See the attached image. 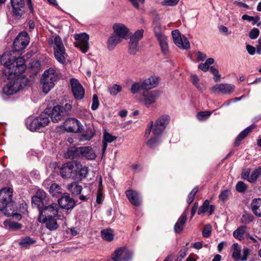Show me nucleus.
Instances as JSON below:
<instances>
[{
	"instance_id": "58836bf2",
	"label": "nucleus",
	"mask_w": 261,
	"mask_h": 261,
	"mask_svg": "<svg viewBox=\"0 0 261 261\" xmlns=\"http://www.w3.org/2000/svg\"><path fill=\"white\" fill-rule=\"evenodd\" d=\"M260 175H261V168H258L252 172L250 177L248 178V181L254 182Z\"/></svg>"
},
{
	"instance_id": "49530a36",
	"label": "nucleus",
	"mask_w": 261,
	"mask_h": 261,
	"mask_svg": "<svg viewBox=\"0 0 261 261\" xmlns=\"http://www.w3.org/2000/svg\"><path fill=\"white\" fill-rule=\"evenodd\" d=\"M198 190V188L197 187H194L191 192L188 195L187 202L189 204H191L194 200L195 196L197 193Z\"/></svg>"
},
{
	"instance_id": "6e6552de",
	"label": "nucleus",
	"mask_w": 261,
	"mask_h": 261,
	"mask_svg": "<svg viewBox=\"0 0 261 261\" xmlns=\"http://www.w3.org/2000/svg\"><path fill=\"white\" fill-rule=\"evenodd\" d=\"M133 252L125 247L119 248L112 255L114 261H129L132 259Z\"/></svg>"
},
{
	"instance_id": "c03bdc74",
	"label": "nucleus",
	"mask_w": 261,
	"mask_h": 261,
	"mask_svg": "<svg viewBox=\"0 0 261 261\" xmlns=\"http://www.w3.org/2000/svg\"><path fill=\"white\" fill-rule=\"evenodd\" d=\"M211 112L203 111L199 112L197 115V118L199 121H203L207 119L211 115Z\"/></svg>"
},
{
	"instance_id": "9d476101",
	"label": "nucleus",
	"mask_w": 261,
	"mask_h": 261,
	"mask_svg": "<svg viewBox=\"0 0 261 261\" xmlns=\"http://www.w3.org/2000/svg\"><path fill=\"white\" fill-rule=\"evenodd\" d=\"M235 86L230 84H218L213 86L210 89L212 93L230 94L234 90Z\"/></svg>"
},
{
	"instance_id": "4468645a",
	"label": "nucleus",
	"mask_w": 261,
	"mask_h": 261,
	"mask_svg": "<svg viewBox=\"0 0 261 261\" xmlns=\"http://www.w3.org/2000/svg\"><path fill=\"white\" fill-rule=\"evenodd\" d=\"M59 212V205L53 203L48 205H44L40 209L39 216L44 217L58 216Z\"/></svg>"
},
{
	"instance_id": "f704fd0d",
	"label": "nucleus",
	"mask_w": 261,
	"mask_h": 261,
	"mask_svg": "<svg viewBox=\"0 0 261 261\" xmlns=\"http://www.w3.org/2000/svg\"><path fill=\"white\" fill-rule=\"evenodd\" d=\"M62 192V188L57 184H52L49 189V192L53 196H58Z\"/></svg>"
},
{
	"instance_id": "5701e85b",
	"label": "nucleus",
	"mask_w": 261,
	"mask_h": 261,
	"mask_svg": "<svg viewBox=\"0 0 261 261\" xmlns=\"http://www.w3.org/2000/svg\"><path fill=\"white\" fill-rule=\"evenodd\" d=\"M126 195L130 202L135 206H139L141 204V198L139 194L136 191L128 190Z\"/></svg>"
},
{
	"instance_id": "a19ab883",
	"label": "nucleus",
	"mask_w": 261,
	"mask_h": 261,
	"mask_svg": "<svg viewBox=\"0 0 261 261\" xmlns=\"http://www.w3.org/2000/svg\"><path fill=\"white\" fill-rule=\"evenodd\" d=\"M138 44V42L132 41V40L130 39L128 49L129 54L135 55L137 53L139 49Z\"/></svg>"
},
{
	"instance_id": "2eb2a0df",
	"label": "nucleus",
	"mask_w": 261,
	"mask_h": 261,
	"mask_svg": "<svg viewBox=\"0 0 261 261\" xmlns=\"http://www.w3.org/2000/svg\"><path fill=\"white\" fill-rule=\"evenodd\" d=\"M57 216L44 217L43 216H39L38 221L41 223L44 224L45 227L50 231L56 230L59 225L58 224Z\"/></svg>"
},
{
	"instance_id": "6e6d98bb",
	"label": "nucleus",
	"mask_w": 261,
	"mask_h": 261,
	"mask_svg": "<svg viewBox=\"0 0 261 261\" xmlns=\"http://www.w3.org/2000/svg\"><path fill=\"white\" fill-rule=\"evenodd\" d=\"M250 254V250L248 248H244L243 250V255H240L239 260L246 261Z\"/></svg>"
},
{
	"instance_id": "72a5a7b5",
	"label": "nucleus",
	"mask_w": 261,
	"mask_h": 261,
	"mask_svg": "<svg viewBox=\"0 0 261 261\" xmlns=\"http://www.w3.org/2000/svg\"><path fill=\"white\" fill-rule=\"evenodd\" d=\"M68 189L73 194L79 195L82 190V187L77 182H72L68 186Z\"/></svg>"
},
{
	"instance_id": "393cba45",
	"label": "nucleus",
	"mask_w": 261,
	"mask_h": 261,
	"mask_svg": "<svg viewBox=\"0 0 261 261\" xmlns=\"http://www.w3.org/2000/svg\"><path fill=\"white\" fill-rule=\"evenodd\" d=\"M251 210L255 215L261 217V199H254L251 203Z\"/></svg>"
},
{
	"instance_id": "7ed1b4c3",
	"label": "nucleus",
	"mask_w": 261,
	"mask_h": 261,
	"mask_svg": "<svg viewBox=\"0 0 261 261\" xmlns=\"http://www.w3.org/2000/svg\"><path fill=\"white\" fill-rule=\"evenodd\" d=\"M69 158H81L88 160H94L96 155L91 147H82L69 148L67 151Z\"/></svg>"
},
{
	"instance_id": "473e14b6",
	"label": "nucleus",
	"mask_w": 261,
	"mask_h": 261,
	"mask_svg": "<svg viewBox=\"0 0 261 261\" xmlns=\"http://www.w3.org/2000/svg\"><path fill=\"white\" fill-rule=\"evenodd\" d=\"M5 227L12 230H18L21 228V224L12 221L7 220L4 222Z\"/></svg>"
},
{
	"instance_id": "c85d7f7f",
	"label": "nucleus",
	"mask_w": 261,
	"mask_h": 261,
	"mask_svg": "<svg viewBox=\"0 0 261 261\" xmlns=\"http://www.w3.org/2000/svg\"><path fill=\"white\" fill-rule=\"evenodd\" d=\"M122 40L119 38V37L116 36L114 34L111 36L108 40L107 42L108 48L110 50H112L114 49L115 46L119 43Z\"/></svg>"
},
{
	"instance_id": "09e8293b",
	"label": "nucleus",
	"mask_w": 261,
	"mask_h": 261,
	"mask_svg": "<svg viewBox=\"0 0 261 261\" xmlns=\"http://www.w3.org/2000/svg\"><path fill=\"white\" fill-rule=\"evenodd\" d=\"M247 185L243 181H239L236 186V190L240 193H244L247 189Z\"/></svg>"
},
{
	"instance_id": "e2e57ef3",
	"label": "nucleus",
	"mask_w": 261,
	"mask_h": 261,
	"mask_svg": "<svg viewBox=\"0 0 261 261\" xmlns=\"http://www.w3.org/2000/svg\"><path fill=\"white\" fill-rule=\"evenodd\" d=\"M103 195L101 191V189L99 188L97 191V195H96V202L98 204H101L103 199Z\"/></svg>"
},
{
	"instance_id": "37998d69",
	"label": "nucleus",
	"mask_w": 261,
	"mask_h": 261,
	"mask_svg": "<svg viewBox=\"0 0 261 261\" xmlns=\"http://www.w3.org/2000/svg\"><path fill=\"white\" fill-rule=\"evenodd\" d=\"M209 204V200H205L203 203V204L199 207L198 211V214L202 215L204 214L206 212H207L208 209Z\"/></svg>"
},
{
	"instance_id": "9b49d317",
	"label": "nucleus",
	"mask_w": 261,
	"mask_h": 261,
	"mask_svg": "<svg viewBox=\"0 0 261 261\" xmlns=\"http://www.w3.org/2000/svg\"><path fill=\"white\" fill-rule=\"evenodd\" d=\"M74 38L76 40L74 43L75 46L79 48L83 53H86L89 48L88 43L89 36L87 34L83 33L75 34Z\"/></svg>"
},
{
	"instance_id": "b1692460",
	"label": "nucleus",
	"mask_w": 261,
	"mask_h": 261,
	"mask_svg": "<svg viewBox=\"0 0 261 261\" xmlns=\"http://www.w3.org/2000/svg\"><path fill=\"white\" fill-rule=\"evenodd\" d=\"M159 77L151 76L142 81L144 90H150L156 87L159 84Z\"/></svg>"
},
{
	"instance_id": "69168bd1",
	"label": "nucleus",
	"mask_w": 261,
	"mask_h": 261,
	"mask_svg": "<svg viewBox=\"0 0 261 261\" xmlns=\"http://www.w3.org/2000/svg\"><path fill=\"white\" fill-rule=\"evenodd\" d=\"M196 56L197 58V60L198 61H204L207 57L205 54H204L200 51H198L196 53Z\"/></svg>"
},
{
	"instance_id": "de8ad7c7",
	"label": "nucleus",
	"mask_w": 261,
	"mask_h": 261,
	"mask_svg": "<svg viewBox=\"0 0 261 261\" xmlns=\"http://www.w3.org/2000/svg\"><path fill=\"white\" fill-rule=\"evenodd\" d=\"M254 217L251 214H243L242 217V222L244 224H249L252 222L254 220Z\"/></svg>"
},
{
	"instance_id": "412c9836",
	"label": "nucleus",
	"mask_w": 261,
	"mask_h": 261,
	"mask_svg": "<svg viewBox=\"0 0 261 261\" xmlns=\"http://www.w3.org/2000/svg\"><path fill=\"white\" fill-rule=\"evenodd\" d=\"M58 203L61 207L66 210L72 208L74 206V201L66 194L58 200Z\"/></svg>"
},
{
	"instance_id": "13d9d810",
	"label": "nucleus",
	"mask_w": 261,
	"mask_h": 261,
	"mask_svg": "<svg viewBox=\"0 0 261 261\" xmlns=\"http://www.w3.org/2000/svg\"><path fill=\"white\" fill-rule=\"evenodd\" d=\"M99 106V100L97 95L94 94L93 96L92 103L91 109L92 110H96Z\"/></svg>"
},
{
	"instance_id": "0eeeda50",
	"label": "nucleus",
	"mask_w": 261,
	"mask_h": 261,
	"mask_svg": "<svg viewBox=\"0 0 261 261\" xmlns=\"http://www.w3.org/2000/svg\"><path fill=\"white\" fill-rule=\"evenodd\" d=\"M12 189L9 188L0 190V211L12 205Z\"/></svg>"
},
{
	"instance_id": "e433bc0d",
	"label": "nucleus",
	"mask_w": 261,
	"mask_h": 261,
	"mask_svg": "<svg viewBox=\"0 0 261 261\" xmlns=\"http://www.w3.org/2000/svg\"><path fill=\"white\" fill-rule=\"evenodd\" d=\"M160 20V17L159 16H157L153 20L154 23H156V25L154 28V33L156 38H159L164 35L162 33L161 31V27L159 24L158 21Z\"/></svg>"
},
{
	"instance_id": "6ab92c4d",
	"label": "nucleus",
	"mask_w": 261,
	"mask_h": 261,
	"mask_svg": "<svg viewBox=\"0 0 261 261\" xmlns=\"http://www.w3.org/2000/svg\"><path fill=\"white\" fill-rule=\"evenodd\" d=\"M113 29L115 35L119 37L122 40L126 38L129 30L124 24L121 23H115Z\"/></svg>"
},
{
	"instance_id": "774afa93",
	"label": "nucleus",
	"mask_w": 261,
	"mask_h": 261,
	"mask_svg": "<svg viewBox=\"0 0 261 261\" xmlns=\"http://www.w3.org/2000/svg\"><path fill=\"white\" fill-rule=\"evenodd\" d=\"M183 229V226L177 222L174 225V231L176 233H180Z\"/></svg>"
},
{
	"instance_id": "864d4df0",
	"label": "nucleus",
	"mask_w": 261,
	"mask_h": 261,
	"mask_svg": "<svg viewBox=\"0 0 261 261\" xmlns=\"http://www.w3.org/2000/svg\"><path fill=\"white\" fill-rule=\"evenodd\" d=\"M159 143V139L156 137L151 138L147 142V145L151 148L154 147Z\"/></svg>"
},
{
	"instance_id": "39448f33",
	"label": "nucleus",
	"mask_w": 261,
	"mask_h": 261,
	"mask_svg": "<svg viewBox=\"0 0 261 261\" xmlns=\"http://www.w3.org/2000/svg\"><path fill=\"white\" fill-rule=\"evenodd\" d=\"M71 108V105L68 103H65L64 106H54L50 116L51 120L54 122H58L62 117L69 114Z\"/></svg>"
},
{
	"instance_id": "bb28decb",
	"label": "nucleus",
	"mask_w": 261,
	"mask_h": 261,
	"mask_svg": "<svg viewBox=\"0 0 261 261\" xmlns=\"http://www.w3.org/2000/svg\"><path fill=\"white\" fill-rule=\"evenodd\" d=\"M247 227L245 225L239 226L233 232V236L237 239L242 241L244 239V235L246 236Z\"/></svg>"
},
{
	"instance_id": "a878e982",
	"label": "nucleus",
	"mask_w": 261,
	"mask_h": 261,
	"mask_svg": "<svg viewBox=\"0 0 261 261\" xmlns=\"http://www.w3.org/2000/svg\"><path fill=\"white\" fill-rule=\"evenodd\" d=\"M157 39L159 42L162 53L165 56L168 55L169 53V48L167 38L166 36L165 35H164L159 38H157Z\"/></svg>"
},
{
	"instance_id": "79ce46f5",
	"label": "nucleus",
	"mask_w": 261,
	"mask_h": 261,
	"mask_svg": "<svg viewBox=\"0 0 261 261\" xmlns=\"http://www.w3.org/2000/svg\"><path fill=\"white\" fill-rule=\"evenodd\" d=\"M144 30L142 29L138 30L135 32L134 35L130 37V40L132 41H136L138 42L143 37Z\"/></svg>"
},
{
	"instance_id": "c9c22d12",
	"label": "nucleus",
	"mask_w": 261,
	"mask_h": 261,
	"mask_svg": "<svg viewBox=\"0 0 261 261\" xmlns=\"http://www.w3.org/2000/svg\"><path fill=\"white\" fill-rule=\"evenodd\" d=\"M102 238L107 241H111L114 238L113 231L110 229H104L101 231Z\"/></svg>"
},
{
	"instance_id": "cd10ccee",
	"label": "nucleus",
	"mask_w": 261,
	"mask_h": 261,
	"mask_svg": "<svg viewBox=\"0 0 261 261\" xmlns=\"http://www.w3.org/2000/svg\"><path fill=\"white\" fill-rule=\"evenodd\" d=\"M174 43L180 48L188 49L190 47V42L185 36H180L174 41Z\"/></svg>"
},
{
	"instance_id": "4c0bfd02",
	"label": "nucleus",
	"mask_w": 261,
	"mask_h": 261,
	"mask_svg": "<svg viewBox=\"0 0 261 261\" xmlns=\"http://www.w3.org/2000/svg\"><path fill=\"white\" fill-rule=\"evenodd\" d=\"M191 79L192 84L196 86L198 90L203 91L205 89V86H201L199 84V79L196 75L192 74L191 76Z\"/></svg>"
},
{
	"instance_id": "ddd939ff",
	"label": "nucleus",
	"mask_w": 261,
	"mask_h": 261,
	"mask_svg": "<svg viewBox=\"0 0 261 261\" xmlns=\"http://www.w3.org/2000/svg\"><path fill=\"white\" fill-rule=\"evenodd\" d=\"M169 120L170 118L167 115L162 116L157 119L152 127L153 135L155 136L160 135L169 123Z\"/></svg>"
},
{
	"instance_id": "4be33fe9",
	"label": "nucleus",
	"mask_w": 261,
	"mask_h": 261,
	"mask_svg": "<svg viewBox=\"0 0 261 261\" xmlns=\"http://www.w3.org/2000/svg\"><path fill=\"white\" fill-rule=\"evenodd\" d=\"M13 13L15 16H21L24 9V0H11Z\"/></svg>"
},
{
	"instance_id": "603ef678",
	"label": "nucleus",
	"mask_w": 261,
	"mask_h": 261,
	"mask_svg": "<svg viewBox=\"0 0 261 261\" xmlns=\"http://www.w3.org/2000/svg\"><path fill=\"white\" fill-rule=\"evenodd\" d=\"M259 30L255 28L252 29L249 33V37L251 39H256L259 35Z\"/></svg>"
},
{
	"instance_id": "c756f323",
	"label": "nucleus",
	"mask_w": 261,
	"mask_h": 261,
	"mask_svg": "<svg viewBox=\"0 0 261 261\" xmlns=\"http://www.w3.org/2000/svg\"><path fill=\"white\" fill-rule=\"evenodd\" d=\"M254 128V126L253 125H250L248 127H247L246 128H245L244 130L242 131L237 138H236L234 144L236 145H240V142L242 140L244 139L248 134L251 131V130Z\"/></svg>"
},
{
	"instance_id": "f257e3e1",
	"label": "nucleus",
	"mask_w": 261,
	"mask_h": 261,
	"mask_svg": "<svg viewBox=\"0 0 261 261\" xmlns=\"http://www.w3.org/2000/svg\"><path fill=\"white\" fill-rule=\"evenodd\" d=\"M4 64L5 67L4 73L9 81L3 88V92L7 95H11L16 93L29 82L27 77L21 75L26 69L25 60L22 57L9 59Z\"/></svg>"
},
{
	"instance_id": "0e129e2a",
	"label": "nucleus",
	"mask_w": 261,
	"mask_h": 261,
	"mask_svg": "<svg viewBox=\"0 0 261 261\" xmlns=\"http://www.w3.org/2000/svg\"><path fill=\"white\" fill-rule=\"evenodd\" d=\"M94 135V133L92 129L88 130L86 134L84 135V140H90L92 139Z\"/></svg>"
},
{
	"instance_id": "a211bd4d",
	"label": "nucleus",
	"mask_w": 261,
	"mask_h": 261,
	"mask_svg": "<svg viewBox=\"0 0 261 261\" xmlns=\"http://www.w3.org/2000/svg\"><path fill=\"white\" fill-rule=\"evenodd\" d=\"M159 96V92L157 91H152L143 92L142 101L147 107H149L152 103L155 102Z\"/></svg>"
},
{
	"instance_id": "423d86ee",
	"label": "nucleus",
	"mask_w": 261,
	"mask_h": 261,
	"mask_svg": "<svg viewBox=\"0 0 261 261\" xmlns=\"http://www.w3.org/2000/svg\"><path fill=\"white\" fill-rule=\"evenodd\" d=\"M54 55L56 60L60 63L65 62L66 54L61 38L56 36L54 38Z\"/></svg>"
},
{
	"instance_id": "aec40b11",
	"label": "nucleus",
	"mask_w": 261,
	"mask_h": 261,
	"mask_svg": "<svg viewBox=\"0 0 261 261\" xmlns=\"http://www.w3.org/2000/svg\"><path fill=\"white\" fill-rule=\"evenodd\" d=\"M74 162H69L63 165L60 169V173L64 178H71L73 179Z\"/></svg>"
},
{
	"instance_id": "8fccbe9b",
	"label": "nucleus",
	"mask_w": 261,
	"mask_h": 261,
	"mask_svg": "<svg viewBox=\"0 0 261 261\" xmlns=\"http://www.w3.org/2000/svg\"><path fill=\"white\" fill-rule=\"evenodd\" d=\"M122 90L121 86L115 84L109 88L110 93L111 95H116L118 92Z\"/></svg>"
},
{
	"instance_id": "a18cd8bd",
	"label": "nucleus",
	"mask_w": 261,
	"mask_h": 261,
	"mask_svg": "<svg viewBox=\"0 0 261 261\" xmlns=\"http://www.w3.org/2000/svg\"><path fill=\"white\" fill-rule=\"evenodd\" d=\"M32 203L35 205H36L37 207L38 208L39 212L40 211V209L43 207L44 204V201L35 196H33L32 198Z\"/></svg>"
},
{
	"instance_id": "dca6fc26",
	"label": "nucleus",
	"mask_w": 261,
	"mask_h": 261,
	"mask_svg": "<svg viewBox=\"0 0 261 261\" xmlns=\"http://www.w3.org/2000/svg\"><path fill=\"white\" fill-rule=\"evenodd\" d=\"M88 173L87 167L83 166L80 163L74 162L73 179L81 180L86 177Z\"/></svg>"
},
{
	"instance_id": "680f3d73",
	"label": "nucleus",
	"mask_w": 261,
	"mask_h": 261,
	"mask_svg": "<svg viewBox=\"0 0 261 261\" xmlns=\"http://www.w3.org/2000/svg\"><path fill=\"white\" fill-rule=\"evenodd\" d=\"M179 0H164L162 2L163 6H174L176 5Z\"/></svg>"
},
{
	"instance_id": "f03ea898",
	"label": "nucleus",
	"mask_w": 261,
	"mask_h": 261,
	"mask_svg": "<svg viewBox=\"0 0 261 261\" xmlns=\"http://www.w3.org/2000/svg\"><path fill=\"white\" fill-rule=\"evenodd\" d=\"M57 79V73L53 68H50L44 71L41 82L42 84L43 91L45 93H47L54 87Z\"/></svg>"
},
{
	"instance_id": "7c9ffc66",
	"label": "nucleus",
	"mask_w": 261,
	"mask_h": 261,
	"mask_svg": "<svg viewBox=\"0 0 261 261\" xmlns=\"http://www.w3.org/2000/svg\"><path fill=\"white\" fill-rule=\"evenodd\" d=\"M232 257L236 261L240 258L241 246L238 243H234L231 246Z\"/></svg>"
},
{
	"instance_id": "20e7f679",
	"label": "nucleus",
	"mask_w": 261,
	"mask_h": 261,
	"mask_svg": "<svg viewBox=\"0 0 261 261\" xmlns=\"http://www.w3.org/2000/svg\"><path fill=\"white\" fill-rule=\"evenodd\" d=\"M49 115L47 112H43L38 117L32 120L29 124V129L31 131H37L41 128L47 126L49 122Z\"/></svg>"
},
{
	"instance_id": "bf43d9fd",
	"label": "nucleus",
	"mask_w": 261,
	"mask_h": 261,
	"mask_svg": "<svg viewBox=\"0 0 261 261\" xmlns=\"http://www.w3.org/2000/svg\"><path fill=\"white\" fill-rule=\"evenodd\" d=\"M34 196L44 201L46 198V193L43 190L39 189L37 191Z\"/></svg>"
},
{
	"instance_id": "ea45409f",
	"label": "nucleus",
	"mask_w": 261,
	"mask_h": 261,
	"mask_svg": "<svg viewBox=\"0 0 261 261\" xmlns=\"http://www.w3.org/2000/svg\"><path fill=\"white\" fill-rule=\"evenodd\" d=\"M140 89H144L142 81L134 83L131 87L130 91L132 93H137Z\"/></svg>"
},
{
	"instance_id": "f8f14e48",
	"label": "nucleus",
	"mask_w": 261,
	"mask_h": 261,
	"mask_svg": "<svg viewBox=\"0 0 261 261\" xmlns=\"http://www.w3.org/2000/svg\"><path fill=\"white\" fill-rule=\"evenodd\" d=\"M30 41V37L26 32H21L15 39L13 45L14 50L20 51L24 49L28 45Z\"/></svg>"
},
{
	"instance_id": "f3484780",
	"label": "nucleus",
	"mask_w": 261,
	"mask_h": 261,
	"mask_svg": "<svg viewBox=\"0 0 261 261\" xmlns=\"http://www.w3.org/2000/svg\"><path fill=\"white\" fill-rule=\"evenodd\" d=\"M70 84L74 97L77 99H82L85 94V90L83 86L79 81L75 79L70 80Z\"/></svg>"
},
{
	"instance_id": "5fc2aeb1",
	"label": "nucleus",
	"mask_w": 261,
	"mask_h": 261,
	"mask_svg": "<svg viewBox=\"0 0 261 261\" xmlns=\"http://www.w3.org/2000/svg\"><path fill=\"white\" fill-rule=\"evenodd\" d=\"M230 191L228 190H225L222 191L219 196V199L223 202L225 201L229 195Z\"/></svg>"
},
{
	"instance_id": "4d7b16f0",
	"label": "nucleus",
	"mask_w": 261,
	"mask_h": 261,
	"mask_svg": "<svg viewBox=\"0 0 261 261\" xmlns=\"http://www.w3.org/2000/svg\"><path fill=\"white\" fill-rule=\"evenodd\" d=\"M212 227L210 225H206L203 230L202 235L205 238L208 237L211 234Z\"/></svg>"
},
{
	"instance_id": "338daca9",
	"label": "nucleus",
	"mask_w": 261,
	"mask_h": 261,
	"mask_svg": "<svg viewBox=\"0 0 261 261\" xmlns=\"http://www.w3.org/2000/svg\"><path fill=\"white\" fill-rule=\"evenodd\" d=\"M246 49L248 53V54L250 55H253L255 53L256 48L251 45L247 44L246 45Z\"/></svg>"
},
{
	"instance_id": "1a4fd4ad",
	"label": "nucleus",
	"mask_w": 261,
	"mask_h": 261,
	"mask_svg": "<svg viewBox=\"0 0 261 261\" xmlns=\"http://www.w3.org/2000/svg\"><path fill=\"white\" fill-rule=\"evenodd\" d=\"M63 127L67 132L79 133L83 130V126L80 122L75 118L67 119L63 123Z\"/></svg>"
},
{
	"instance_id": "052dcab7",
	"label": "nucleus",
	"mask_w": 261,
	"mask_h": 261,
	"mask_svg": "<svg viewBox=\"0 0 261 261\" xmlns=\"http://www.w3.org/2000/svg\"><path fill=\"white\" fill-rule=\"evenodd\" d=\"M188 215V211L186 210L180 218L178 219L177 222H178L181 225L184 226L187 221V216Z\"/></svg>"
},
{
	"instance_id": "2f4dec72",
	"label": "nucleus",
	"mask_w": 261,
	"mask_h": 261,
	"mask_svg": "<svg viewBox=\"0 0 261 261\" xmlns=\"http://www.w3.org/2000/svg\"><path fill=\"white\" fill-rule=\"evenodd\" d=\"M36 242L35 239L29 237H26L19 242V245L22 248H28L35 244Z\"/></svg>"
},
{
	"instance_id": "3c124183",
	"label": "nucleus",
	"mask_w": 261,
	"mask_h": 261,
	"mask_svg": "<svg viewBox=\"0 0 261 261\" xmlns=\"http://www.w3.org/2000/svg\"><path fill=\"white\" fill-rule=\"evenodd\" d=\"M116 137L112 136L108 133H105L103 134V141L108 143H111L116 139Z\"/></svg>"
}]
</instances>
